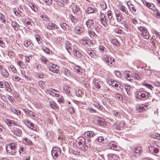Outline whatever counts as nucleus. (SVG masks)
<instances>
[{
	"label": "nucleus",
	"mask_w": 160,
	"mask_h": 160,
	"mask_svg": "<svg viewBox=\"0 0 160 160\" xmlns=\"http://www.w3.org/2000/svg\"><path fill=\"white\" fill-rule=\"evenodd\" d=\"M6 149L8 153L12 155H15L17 149L16 144L14 143L8 144L6 146Z\"/></svg>",
	"instance_id": "obj_1"
},
{
	"label": "nucleus",
	"mask_w": 160,
	"mask_h": 160,
	"mask_svg": "<svg viewBox=\"0 0 160 160\" xmlns=\"http://www.w3.org/2000/svg\"><path fill=\"white\" fill-rule=\"evenodd\" d=\"M78 141V144L77 145L78 148L81 149L83 151L87 150L88 147L86 146L85 139L82 137L79 138Z\"/></svg>",
	"instance_id": "obj_2"
},
{
	"label": "nucleus",
	"mask_w": 160,
	"mask_h": 160,
	"mask_svg": "<svg viewBox=\"0 0 160 160\" xmlns=\"http://www.w3.org/2000/svg\"><path fill=\"white\" fill-rule=\"evenodd\" d=\"M135 95L137 99L139 100H144L148 98V92L145 91L137 92Z\"/></svg>",
	"instance_id": "obj_3"
},
{
	"label": "nucleus",
	"mask_w": 160,
	"mask_h": 160,
	"mask_svg": "<svg viewBox=\"0 0 160 160\" xmlns=\"http://www.w3.org/2000/svg\"><path fill=\"white\" fill-rule=\"evenodd\" d=\"M138 28L140 31L142 32V35L144 38L146 39L149 38V33L146 28L142 26H140L138 27Z\"/></svg>",
	"instance_id": "obj_4"
},
{
	"label": "nucleus",
	"mask_w": 160,
	"mask_h": 160,
	"mask_svg": "<svg viewBox=\"0 0 160 160\" xmlns=\"http://www.w3.org/2000/svg\"><path fill=\"white\" fill-rule=\"evenodd\" d=\"M24 122L28 127L34 130L37 131L39 129L38 128L37 125H34L29 120H25L24 121Z\"/></svg>",
	"instance_id": "obj_5"
},
{
	"label": "nucleus",
	"mask_w": 160,
	"mask_h": 160,
	"mask_svg": "<svg viewBox=\"0 0 160 160\" xmlns=\"http://www.w3.org/2000/svg\"><path fill=\"white\" fill-rule=\"evenodd\" d=\"M61 151V150L60 148L58 147H55L53 148L52 150V156L55 157L56 158H54L56 159L60 154Z\"/></svg>",
	"instance_id": "obj_6"
},
{
	"label": "nucleus",
	"mask_w": 160,
	"mask_h": 160,
	"mask_svg": "<svg viewBox=\"0 0 160 160\" xmlns=\"http://www.w3.org/2000/svg\"><path fill=\"white\" fill-rule=\"evenodd\" d=\"M63 72L67 77L71 78L72 77L73 73L71 69L63 68Z\"/></svg>",
	"instance_id": "obj_7"
},
{
	"label": "nucleus",
	"mask_w": 160,
	"mask_h": 160,
	"mask_svg": "<svg viewBox=\"0 0 160 160\" xmlns=\"http://www.w3.org/2000/svg\"><path fill=\"white\" fill-rule=\"evenodd\" d=\"M97 141L96 139L93 142L89 141L86 142V146L88 148H97L98 143L96 142Z\"/></svg>",
	"instance_id": "obj_8"
},
{
	"label": "nucleus",
	"mask_w": 160,
	"mask_h": 160,
	"mask_svg": "<svg viewBox=\"0 0 160 160\" xmlns=\"http://www.w3.org/2000/svg\"><path fill=\"white\" fill-rule=\"evenodd\" d=\"M48 68L49 70L53 72L56 73H58L59 68V67L58 66L52 64L51 66L50 65L49 66Z\"/></svg>",
	"instance_id": "obj_9"
},
{
	"label": "nucleus",
	"mask_w": 160,
	"mask_h": 160,
	"mask_svg": "<svg viewBox=\"0 0 160 160\" xmlns=\"http://www.w3.org/2000/svg\"><path fill=\"white\" fill-rule=\"evenodd\" d=\"M4 121L5 123L9 126H18L17 122L15 121L7 119H5Z\"/></svg>",
	"instance_id": "obj_10"
},
{
	"label": "nucleus",
	"mask_w": 160,
	"mask_h": 160,
	"mask_svg": "<svg viewBox=\"0 0 160 160\" xmlns=\"http://www.w3.org/2000/svg\"><path fill=\"white\" fill-rule=\"evenodd\" d=\"M11 132L18 137H20L22 134L21 130L18 128H12L11 130Z\"/></svg>",
	"instance_id": "obj_11"
},
{
	"label": "nucleus",
	"mask_w": 160,
	"mask_h": 160,
	"mask_svg": "<svg viewBox=\"0 0 160 160\" xmlns=\"http://www.w3.org/2000/svg\"><path fill=\"white\" fill-rule=\"evenodd\" d=\"M149 148L151 152L152 153H157L159 150V148L155 145H151Z\"/></svg>",
	"instance_id": "obj_12"
},
{
	"label": "nucleus",
	"mask_w": 160,
	"mask_h": 160,
	"mask_svg": "<svg viewBox=\"0 0 160 160\" xmlns=\"http://www.w3.org/2000/svg\"><path fill=\"white\" fill-rule=\"evenodd\" d=\"M100 21L101 23L104 26L106 27L107 25V24L106 21V16L104 14L101 12L100 14Z\"/></svg>",
	"instance_id": "obj_13"
},
{
	"label": "nucleus",
	"mask_w": 160,
	"mask_h": 160,
	"mask_svg": "<svg viewBox=\"0 0 160 160\" xmlns=\"http://www.w3.org/2000/svg\"><path fill=\"white\" fill-rule=\"evenodd\" d=\"M102 59L104 62H107L109 66H111L112 65V64L111 62V58H110L111 62H110L109 57L107 55H103L102 57Z\"/></svg>",
	"instance_id": "obj_14"
},
{
	"label": "nucleus",
	"mask_w": 160,
	"mask_h": 160,
	"mask_svg": "<svg viewBox=\"0 0 160 160\" xmlns=\"http://www.w3.org/2000/svg\"><path fill=\"white\" fill-rule=\"evenodd\" d=\"M57 2V4L60 7H63L65 6V3H68V0H54Z\"/></svg>",
	"instance_id": "obj_15"
},
{
	"label": "nucleus",
	"mask_w": 160,
	"mask_h": 160,
	"mask_svg": "<svg viewBox=\"0 0 160 160\" xmlns=\"http://www.w3.org/2000/svg\"><path fill=\"white\" fill-rule=\"evenodd\" d=\"M80 43H82V45L85 46H90L91 43V41L90 40L86 39L85 38H82L80 40Z\"/></svg>",
	"instance_id": "obj_16"
},
{
	"label": "nucleus",
	"mask_w": 160,
	"mask_h": 160,
	"mask_svg": "<svg viewBox=\"0 0 160 160\" xmlns=\"http://www.w3.org/2000/svg\"><path fill=\"white\" fill-rule=\"evenodd\" d=\"M58 26L54 23L49 22L48 24L47 28L49 30L55 29L58 28Z\"/></svg>",
	"instance_id": "obj_17"
},
{
	"label": "nucleus",
	"mask_w": 160,
	"mask_h": 160,
	"mask_svg": "<svg viewBox=\"0 0 160 160\" xmlns=\"http://www.w3.org/2000/svg\"><path fill=\"white\" fill-rule=\"evenodd\" d=\"M87 27L91 29L93 28L94 27V23L92 20L88 19L86 22Z\"/></svg>",
	"instance_id": "obj_18"
},
{
	"label": "nucleus",
	"mask_w": 160,
	"mask_h": 160,
	"mask_svg": "<svg viewBox=\"0 0 160 160\" xmlns=\"http://www.w3.org/2000/svg\"><path fill=\"white\" fill-rule=\"evenodd\" d=\"M72 52L74 56H76L79 58H80L81 57V54L78 51L76 47H74L73 48L72 50Z\"/></svg>",
	"instance_id": "obj_19"
},
{
	"label": "nucleus",
	"mask_w": 160,
	"mask_h": 160,
	"mask_svg": "<svg viewBox=\"0 0 160 160\" xmlns=\"http://www.w3.org/2000/svg\"><path fill=\"white\" fill-rule=\"evenodd\" d=\"M144 4L145 5L147 6L148 7L151 9L153 11H155L156 8L154 5L153 4H150L148 2L145 1V2H144Z\"/></svg>",
	"instance_id": "obj_20"
},
{
	"label": "nucleus",
	"mask_w": 160,
	"mask_h": 160,
	"mask_svg": "<svg viewBox=\"0 0 160 160\" xmlns=\"http://www.w3.org/2000/svg\"><path fill=\"white\" fill-rule=\"evenodd\" d=\"M86 137L88 138L89 139L93 137L95 134L94 132L92 131H88L85 133V134Z\"/></svg>",
	"instance_id": "obj_21"
},
{
	"label": "nucleus",
	"mask_w": 160,
	"mask_h": 160,
	"mask_svg": "<svg viewBox=\"0 0 160 160\" xmlns=\"http://www.w3.org/2000/svg\"><path fill=\"white\" fill-rule=\"evenodd\" d=\"M22 141L23 143L26 145H32L33 144L32 141L27 138H23Z\"/></svg>",
	"instance_id": "obj_22"
},
{
	"label": "nucleus",
	"mask_w": 160,
	"mask_h": 160,
	"mask_svg": "<svg viewBox=\"0 0 160 160\" xmlns=\"http://www.w3.org/2000/svg\"><path fill=\"white\" fill-rule=\"evenodd\" d=\"M121 24L122 27V28H125L127 30L128 29V26L127 21L125 20H122L121 21Z\"/></svg>",
	"instance_id": "obj_23"
},
{
	"label": "nucleus",
	"mask_w": 160,
	"mask_h": 160,
	"mask_svg": "<svg viewBox=\"0 0 160 160\" xmlns=\"http://www.w3.org/2000/svg\"><path fill=\"white\" fill-rule=\"evenodd\" d=\"M1 74L3 77L5 78L8 77L9 75V73L5 68L1 71Z\"/></svg>",
	"instance_id": "obj_24"
},
{
	"label": "nucleus",
	"mask_w": 160,
	"mask_h": 160,
	"mask_svg": "<svg viewBox=\"0 0 160 160\" xmlns=\"http://www.w3.org/2000/svg\"><path fill=\"white\" fill-rule=\"evenodd\" d=\"M19 152L21 156H24L26 153V149L22 146H20Z\"/></svg>",
	"instance_id": "obj_25"
},
{
	"label": "nucleus",
	"mask_w": 160,
	"mask_h": 160,
	"mask_svg": "<svg viewBox=\"0 0 160 160\" xmlns=\"http://www.w3.org/2000/svg\"><path fill=\"white\" fill-rule=\"evenodd\" d=\"M115 14L117 20L118 22H120L122 21L123 19L122 15L119 12H118V13H116Z\"/></svg>",
	"instance_id": "obj_26"
},
{
	"label": "nucleus",
	"mask_w": 160,
	"mask_h": 160,
	"mask_svg": "<svg viewBox=\"0 0 160 160\" xmlns=\"http://www.w3.org/2000/svg\"><path fill=\"white\" fill-rule=\"evenodd\" d=\"M65 47L68 52L71 53V52L72 51V48H71V45L68 42H67L65 43Z\"/></svg>",
	"instance_id": "obj_27"
},
{
	"label": "nucleus",
	"mask_w": 160,
	"mask_h": 160,
	"mask_svg": "<svg viewBox=\"0 0 160 160\" xmlns=\"http://www.w3.org/2000/svg\"><path fill=\"white\" fill-rule=\"evenodd\" d=\"M142 152V150L141 147H138L137 148H136L134 150V156H137L139 155V154Z\"/></svg>",
	"instance_id": "obj_28"
},
{
	"label": "nucleus",
	"mask_w": 160,
	"mask_h": 160,
	"mask_svg": "<svg viewBox=\"0 0 160 160\" xmlns=\"http://www.w3.org/2000/svg\"><path fill=\"white\" fill-rule=\"evenodd\" d=\"M82 29L81 28L76 27L74 29V32L75 33L80 35L82 32Z\"/></svg>",
	"instance_id": "obj_29"
},
{
	"label": "nucleus",
	"mask_w": 160,
	"mask_h": 160,
	"mask_svg": "<svg viewBox=\"0 0 160 160\" xmlns=\"http://www.w3.org/2000/svg\"><path fill=\"white\" fill-rule=\"evenodd\" d=\"M65 92L69 96L72 95L71 93L70 92V88L68 86H65L63 88Z\"/></svg>",
	"instance_id": "obj_30"
},
{
	"label": "nucleus",
	"mask_w": 160,
	"mask_h": 160,
	"mask_svg": "<svg viewBox=\"0 0 160 160\" xmlns=\"http://www.w3.org/2000/svg\"><path fill=\"white\" fill-rule=\"evenodd\" d=\"M107 157L110 160H114L117 158V155L112 153L108 154L107 155Z\"/></svg>",
	"instance_id": "obj_31"
},
{
	"label": "nucleus",
	"mask_w": 160,
	"mask_h": 160,
	"mask_svg": "<svg viewBox=\"0 0 160 160\" xmlns=\"http://www.w3.org/2000/svg\"><path fill=\"white\" fill-rule=\"evenodd\" d=\"M96 140L98 142L102 143H105L106 142V139H105L102 136H100L98 137Z\"/></svg>",
	"instance_id": "obj_32"
},
{
	"label": "nucleus",
	"mask_w": 160,
	"mask_h": 160,
	"mask_svg": "<svg viewBox=\"0 0 160 160\" xmlns=\"http://www.w3.org/2000/svg\"><path fill=\"white\" fill-rule=\"evenodd\" d=\"M96 88L100 89L101 87V85L102 84V82L98 80H96L94 81Z\"/></svg>",
	"instance_id": "obj_33"
},
{
	"label": "nucleus",
	"mask_w": 160,
	"mask_h": 160,
	"mask_svg": "<svg viewBox=\"0 0 160 160\" xmlns=\"http://www.w3.org/2000/svg\"><path fill=\"white\" fill-rule=\"evenodd\" d=\"M107 83L109 85H111L113 87L114 86L116 88L117 86H118V84H117V82L116 81L110 80V81H108Z\"/></svg>",
	"instance_id": "obj_34"
},
{
	"label": "nucleus",
	"mask_w": 160,
	"mask_h": 160,
	"mask_svg": "<svg viewBox=\"0 0 160 160\" xmlns=\"http://www.w3.org/2000/svg\"><path fill=\"white\" fill-rule=\"evenodd\" d=\"M10 111L13 113L18 115H20L21 114V112L18 110H17L15 109L11 108Z\"/></svg>",
	"instance_id": "obj_35"
},
{
	"label": "nucleus",
	"mask_w": 160,
	"mask_h": 160,
	"mask_svg": "<svg viewBox=\"0 0 160 160\" xmlns=\"http://www.w3.org/2000/svg\"><path fill=\"white\" fill-rule=\"evenodd\" d=\"M99 51L102 53H105L107 51V48L102 45H100L99 47Z\"/></svg>",
	"instance_id": "obj_36"
},
{
	"label": "nucleus",
	"mask_w": 160,
	"mask_h": 160,
	"mask_svg": "<svg viewBox=\"0 0 160 160\" xmlns=\"http://www.w3.org/2000/svg\"><path fill=\"white\" fill-rule=\"evenodd\" d=\"M124 88L127 92V94L128 95H130V91L131 90V87L129 85H125L124 86Z\"/></svg>",
	"instance_id": "obj_37"
},
{
	"label": "nucleus",
	"mask_w": 160,
	"mask_h": 160,
	"mask_svg": "<svg viewBox=\"0 0 160 160\" xmlns=\"http://www.w3.org/2000/svg\"><path fill=\"white\" fill-rule=\"evenodd\" d=\"M120 9L125 12L126 14H128V12L126 8L123 5H121L119 7Z\"/></svg>",
	"instance_id": "obj_38"
},
{
	"label": "nucleus",
	"mask_w": 160,
	"mask_h": 160,
	"mask_svg": "<svg viewBox=\"0 0 160 160\" xmlns=\"http://www.w3.org/2000/svg\"><path fill=\"white\" fill-rule=\"evenodd\" d=\"M40 17L42 18L44 21L46 22H49L50 21V19L46 15H41Z\"/></svg>",
	"instance_id": "obj_39"
},
{
	"label": "nucleus",
	"mask_w": 160,
	"mask_h": 160,
	"mask_svg": "<svg viewBox=\"0 0 160 160\" xmlns=\"http://www.w3.org/2000/svg\"><path fill=\"white\" fill-rule=\"evenodd\" d=\"M12 26L14 28V29L17 31L18 29L19 25L17 23L15 22H12Z\"/></svg>",
	"instance_id": "obj_40"
},
{
	"label": "nucleus",
	"mask_w": 160,
	"mask_h": 160,
	"mask_svg": "<svg viewBox=\"0 0 160 160\" xmlns=\"http://www.w3.org/2000/svg\"><path fill=\"white\" fill-rule=\"evenodd\" d=\"M29 6L31 8L34 12H36L37 9V8L35 6V4L32 2L29 3Z\"/></svg>",
	"instance_id": "obj_41"
},
{
	"label": "nucleus",
	"mask_w": 160,
	"mask_h": 160,
	"mask_svg": "<svg viewBox=\"0 0 160 160\" xmlns=\"http://www.w3.org/2000/svg\"><path fill=\"white\" fill-rule=\"evenodd\" d=\"M14 13L16 15L18 16L19 17H22L24 16V14L19 10L15 11Z\"/></svg>",
	"instance_id": "obj_42"
},
{
	"label": "nucleus",
	"mask_w": 160,
	"mask_h": 160,
	"mask_svg": "<svg viewBox=\"0 0 160 160\" xmlns=\"http://www.w3.org/2000/svg\"><path fill=\"white\" fill-rule=\"evenodd\" d=\"M8 92H11L12 91V89L10 86L9 84L7 82H6L4 86Z\"/></svg>",
	"instance_id": "obj_43"
},
{
	"label": "nucleus",
	"mask_w": 160,
	"mask_h": 160,
	"mask_svg": "<svg viewBox=\"0 0 160 160\" xmlns=\"http://www.w3.org/2000/svg\"><path fill=\"white\" fill-rule=\"evenodd\" d=\"M49 104L51 107L53 109H56L57 106V104L54 101H50Z\"/></svg>",
	"instance_id": "obj_44"
},
{
	"label": "nucleus",
	"mask_w": 160,
	"mask_h": 160,
	"mask_svg": "<svg viewBox=\"0 0 160 160\" xmlns=\"http://www.w3.org/2000/svg\"><path fill=\"white\" fill-rule=\"evenodd\" d=\"M88 34L90 37L93 38H94L96 35L95 33L91 30L88 31Z\"/></svg>",
	"instance_id": "obj_45"
},
{
	"label": "nucleus",
	"mask_w": 160,
	"mask_h": 160,
	"mask_svg": "<svg viewBox=\"0 0 160 160\" xmlns=\"http://www.w3.org/2000/svg\"><path fill=\"white\" fill-rule=\"evenodd\" d=\"M35 37L38 44H41L42 43V42L41 41V38L40 36L38 34H35Z\"/></svg>",
	"instance_id": "obj_46"
},
{
	"label": "nucleus",
	"mask_w": 160,
	"mask_h": 160,
	"mask_svg": "<svg viewBox=\"0 0 160 160\" xmlns=\"http://www.w3.org/2000/svg\"><path fill=\"white\" fill-rule=\"evenodd\" d=\"M29 90L31 93L33 94H36L38 91L36 89L32 87H30Z\"/></svg>",
	"instance_id": "obj_47"
},
{
	"label": "nucleus",
	"mask_w": 160,
	"mask_h": 160,
	"mask_svg": "<svg viewBox=\"0 0 160 160\" xmlns=\"http://www.w3.org/2000/svg\"><path fill=\"white\" fill-rule=\"evenodd\" d=\"M110 24L112 25H115L116 24V20L114 18H111V19H109Z\"/></svg>",
	"instance_id": "obj_48"
},
{
	"label": "nucleus",
	"mask_w": 160,
	"mask_h": 160,
	"mask_svg": "<svg viewBox=\"0 0 160 160\" xmlns=\"http://www.w3.org/2000/svg\"><path fill=\"white\" fill-rule=\"evenodd\" d=\"M0 21L4 23H5L6 22V19L4 16L1 13H0Z\"/></svg>",
	"instance_id": "obj_49"
},
{
	"label": "nucleus",
	"mask_w": 160,
	"mask_h": 160,
	"mask_svg": "<svg viewBox=\"0 0 160 160\" xmlns=\"http://www.w3.org/2000/svg\"><path fill=\"white\" fill-rule=\"evenodd\" d=\"M78 68H76L75 71L78 74H80L83 73V70L81 69V68H79V67H78Z\"/></svg>",
	"instance_id": "obj_50"
},
{
	"label": "nucleus",
	"mask_w": 160,
	"mask_h": 160,
	"mask_svg": "<svg viewBox=\"0 0 160 160\" xmlns=\"http://www.w3.org/2000/svg\"><path fill=\"white\" fill-rule=\"evenodd\" d=\"M41 59L43 63L47 64L48 63V60L45 57L42 56Z\"/></svg>",
	"instance_id": "obj_51"
},
{
	"label": "nucleus",
	"mask_w": 160,
	"mask_h": 160,
	"mask_svg": "<svg viewBox=\"0 0 160 160\" xmlns=\"http://www.w3.org/2000/svg\"><path fill=\"white\" fill-rule=\"evenodd\" d=\"M23 110L27 116H31V113H30V112H32L31 111L25 109H23Z\"/></svg>",
	"instance_id": "obj_52"
},
{
	"label": "nucleus",
	"mask_w": 160,
	"mask_h": 160,
	"mask_svg": "<svg viewBox=\"0 0 160 160\" xmlns=\"http://www.w3.org/2000/svg\"><path fill=\"white\" fill-rule=\"evenodd\" d=\"M18 65L21 68H24L25 67V65L24 63L21 61H18Z\"/></svg>",
	"instance_id": "obj_53"
},
{
	"label": "nucleus",
	"mask_w": 160,
	"mask_h": 160,
	"mask_svg": "<svg viewBox=\"0 0 160 160\" xmlns=\"http://www.w3.org/2000/svg\"><path fill=\"white\" fill-rule=\"evenodd\" d=\"M109 146L112 149L114 150H117V146L116 145L114 144H110Z\"/></svg>",
	"instance_id": "obj_54"
},
{
	"label": "nucleus",
	"mask_w": 160,
	"mask_h": 160,
	"mask_svg": "<svg viewBox=\"0 0 160 160\" xmlns=\"http://www.w3.org/2000/svg\"><path fill=\"white\" fill-rule=\"evenodd\" d=\"M144 86L146 87L147 88H148L152 90V88H153V87H152V85L151 84H150L148 83H144Z\"/></svg>",
	"instance_id": "obj_55"
},
{
	"label": "nucleus",
	"mask_w": 160,
	"mask_h": 160,
	"mask_svg": "<svg viewBox=\"0 0 160 160\" xmlns=\"http://www.w3.org/2000/svg\"><path fill=\"white\" fill-rule=\"evenodd\" d=\"M111 42L113 45H116V46H118L119 44L118 41L116 39H113L111 40Z\"/></svg>",
	"instance_id": "obj_56"
},
{
	"label": "nucleus",
	"mask_w": 160,
	"mask_h": 160,
	"mask_svg": "<svg viewBox=\"0 0 160 160\" xmlns=\"http://www.w3.org/2000/svg\"><path fill=\"white\" fill-rule=\"evenodd\" d=\"M61 27L63 29H67L68 28H69V26L66 23H63L62 24L60 25Z\"/></svg>",
	"instance_id": "obj_57"
},
{
	"label": "nucleus",
	"mask_w": 160,
	"mask_h": 160,
	"mask_svg": "<svg viewBox=\"0 0 160 160\" xmlns=\"http://www.w3.org/2000/svg\"><path fill=\"white\" fill-rule=\"evenodd\" d=\"M144 73L148 76H150L152 74L151 71L149 69H145Z\"/></svg>",
	"instance_id": "obj_58"
},
{
	"label": "nucleus",
	"mask_w": 160,
	"mask_h": 160,
	"mask_svg": "<svg viewBox=\"0 0 160 160\" xmlns=\"http://www.w3.org/2000/svg\"><path fill=\"white\" fill-rule=\"evenodd\" d=\"M12 78L14 81L15 82L19 81L21 79L17 75L13 76Z\"/></svg>",
	"instance_id": "obj_59"
},
{
	"label": "nucleus",
	"mask_w": 160,
	"mask_h": 160,
	"mask_svg": "<svg viewBox=\"0 0 160 160\" xmlns=\"http://www.w3.org/2000/svg\"><path fill=\"white\" fill-rule=\"evenodd\" d=\"M39 85L41 88L43 89L45 86V83L42 81H40L38 83Z\"/></svg>",
	"instance_id": "obj_60"
},
{
	"label": "nucleus",
	"mask_w": 160,
	"mask_h": 160,
	"mask_svg": "<svg viewBox=\"0 0 160 160\" xmlns=\"http://www.w3.org/2000/svg\"><path fill=\"white\" fill-rule=\"evenodd\" d=\"M93 105L97 107L99 109H102V107L98 103L95 102L93 103Z\"/></svg>",
	"instance_id": "obj_61"
},
{
	"label": "nucleus",
	"mask_w": 160,
	"mask_h": 160,
	"mask_svg": "<svg viewBox=\"0 0 160 160\" xmlns=\"http://www.w3.org/2000/svg\"><path fill=\"white\" fill-rule=\"evenodd\" d=\"M112 12L111 11H108L107 13V17L108 19H111V18H112Z\"/></svg>",
	"instance_id": "obj_62"
},
{
	"label": "nucleus",
	"mask_w": 160,
	"mask_h": 160,
	"mask_svg": "<svg viewBox=\"0 0 160 160\" xmlns=\"http://www.w3.org/2000/svg\"><path fill=\"white\" fill-rule=\"evenodd\" d=\"M10 68L12 71L14 73H15L17 72V69L13 65H11L10 66Z\"/></svg>",
	"instance_id": "obj_63"
},
{
	"label": "nucleus",
	"mask_w": 160,
	"mask_h": 160,
	"mask_svg": "<svg viewBox=\"0 0 160 160\" xmlns=\"http://www.w3.org/2000/svg\"><path fill=\"white\" fill-rule=\"evenodd\" d=\"M68 109L70 113L72 114L74 112V110L73 108L71 106L69 107Z\"/></svg>",
	"instance_id": "obj_64"
}]
</instances>
